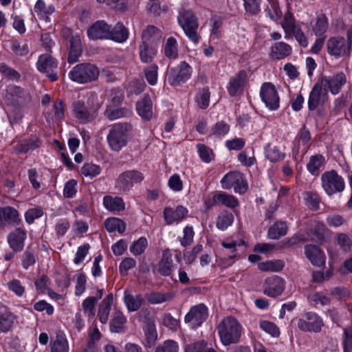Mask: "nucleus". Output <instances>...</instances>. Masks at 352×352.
Instances as JSON below:
<instances>
[{"label":"nucleus","instance_id":"nucleus-5","mask_svg":"<svg viewBox=\"0 0 352 352\" xmlns=\"http://www.w3.org/2000/svg\"><path fill=\"white\" fill-rule=\"evenodd\" d=\"M178 22L189 39L197 43L200 37L197 32L199 23L195 13L191 10L182 9L178 16Z\"/></svg>","mask_w":352,"mask_h":352},{"label":"nucleus","instance_id":"nucleus-6","mask_svg":"<svg viewBox=\"0 0 352 352\" xmlns=\"http://www.w3.org/2000/svg\"><path fill=\"white\" fill-rule=\"evenodd\" d=\"M322 187L329 195L340 192L344 189L343 178L334 170L327 171L321 175Z\"/></svg>","mask_w":352,"mask_h":352},{"label":"nucleus","instance_id":"nucleus-7","mask_svg":"<svg viewBox=\"0 0 352 352\" xmlns=\"http://www.w3.org/2000/svg\"><path fill=\"white\" fill-rule=\"evenodd\" d=\"M328 53L335 58H349L351 53V46L345 38L342 36L331 37L327 42Z\"/></svg>","mask_w":352,"mask_h":352},{"label":"nucleus","instance_id":"nucleus-40","mask_svg":"<svg viewBox=\"0 0 352 352\" xmlns=\"http://www.w3.org/2000/svg\"><path fill=\"white\" fill-rule=\"evenodd\" d=\"M164 217L165 219L173 218L174 220H181L188 217V210L182 206H177L175 211L170 208H165Z\"/></svg>","mask_w":352,"mask_h":352},{"label":"nucleus","instance_id":"nucleus-11","mask_svg":"<svg viewBox=\"0 0 352 352\" xmlns=\"http://www.w3.org/2000/svg\"><path fill=\"white\" fill-rule=\"evenodd\" d=\"M208 316V308L202 303L193 306L185 316L184 321L195 329L201 325Z\"/></svg>","mask_w":352,"mask_h":352},{"label":"nucleus","instance_id":"nucleus-20","mask_svg":"<svg viewBox=\"0 0 352 352\" xmlns=\"http://www.w3.org/2000/svg\"><path fill=\"white\" fill-rule=\"evenodd\" d=\"M37 68L41 72L47 74L51 81H55L58 77L54 70L57 68V63L50 54H43L38 58Z\"/></svg>","mask_w":352,"mask_h":352},{"label":"nucleus","instance_id":"nucleus-15","mask_svg":"<svg viewBox=\"0 0 352 352\" xmlns=\"http://www.w3.org/2000/svg\"><path fill=\"white\" fill-rule=\"evenodd\" d=\"M191 67L186 62H182L177 68L171 69L168 81L172 86H178L186 82L191 76Z\"/></svg>","mask_w":352,"mask_h":352},{"label":"nucleus","instance_id":"nucleus-45","mask_svg":"<svg viewBox=\"0 0 352 352\" xmlns=\"http://www.w3.org/2000/svg\"><path fill=\"white\" fill-rule=\"evenodd\" d=\"M51 352H68L69 344L65 336H57L56 339L50 342Z\"/></svg>","mask_w":352,"mask_h":352},{"label":"nucleus","instance_id":"nucleus-53","mask_svg":"<svg viewBox=\"0 0 352 352\" xmlns=\"http://www.w3.org/2000/svg\"><path fill=\"white\" fill-rule=\"evenodd\" d=\"M18 217L19 212L15 208L11 206L0 208V220H14Z\"/></svg>","mask_w":352,"mask_h":352},{"label":"nucleus","instance_id":"nucleus-19","mask_svg":"<svg viewBox=\"0 0 352 352\" xmlns=\"http://www.w3.org/2000/svg\"><path fill=\"white\" fill-rule=\"evenodd\" d=\"M74 117L81 124L93 121L97 116L95 111H90L82 101H76L72 104Z\"/></svg>","mask_w":352,"mask_h":352},{"label":"nucleus","instance_id":"nucleus-30","mask_svg":"<svg viewBox=\"0 0 352 352\" xmlns=\"http://www.w3.org/2000/svg\"><path fill=\"white\" fill-rule=\"evenodd\" d=\"M311 30L317 36H321L327 30L329 27V21L327 16L323 14L317 15L314 23H311Z\"/></svg>","mask_w":352,"mask_h":352},{"label":"nucleus","instance_id":"nucleus-31","mask_svg":"<svg viewBox=\"0 0 352 352\" xmlns=\"http://www.w3.org/2000/svg\"><path fill=\"white\" fill-rule=\"evenodd\" d=\"M292 53V47L284 42H278L271 47L270 56L274 59H282Z\"/></svg>","mask_w":352,"mask_h":352},{"label":"nucleus","instance_id":"nucleus-63","mask_svg":"<svg viewBox=\"0 0 352 352\" xmlns=\"http://www.w3.org/2000/svg\"><path fill=\"white\" fill-rule=\"evenodd\" d=\"M11 49L16 56H25L29 52V48L27 44L21 45L18 41H12Z\"/></svg>","mask_w":352,"mask_h":352},{"label":"nucleus","instance_id":"nucleus-60","mask_svg":"<svg viewBox=\"0 0 352 352\" xmlns=\"http://www.w3.org/2000/svg\"><path fill=\"white\" fill-rule=\"evenodd\" d=\"M104 226L109 232L117 231L118 233L122 234L126 230L124 221H104Z\"/></svg>","mask_w":352,"mask_h":352},{"label":"nucleus","instance_id":"nucleus-23","mask_svg":"<svg viewBox=\"0 0 352 352\" xmlns=\"http://www.w3.org/2000/svg\"><path fill=\"white\" fill-rule=\"evenodd\" d=\"M247 80V74L241 70L232 78L229 82L228 91L231 96L240 94L243 90Z\"/></svg>","mask_w":352,"mask_h":352},{"label":"nucleus","instance_id":"nucleus-14","mask_svg":"<svg viewBox=\"0 0 352 352\" xmlns=\"http://www.w3.org/2000/svg\"><path fill=\"white\" fill-rule=\"evenodd\" d=\"M346 82V78L343 72H340L330 77H321L318 81L326 92L329 90L333 94H338Z\"/></svg>","mask_w":352,"mask_h":352},{"label":"nucleus","instance_id":"nucleus-50","mask_svg":"<svg viewBox=\"0 0 352 352\" xmlns=\"http://www.w3.org/2000/svg\"><path fill=\"white\" fill-rule=\"evenodd\" d=\"M145 336L147 344L149 347L153 346L157 340V333L153 322H149L145 329Z\"/></svg>","mask_w":352,"mask_h":352},{"label":"nucleus","instance_id":"nucleus-56","mask_svg":"<svg viewBox=\"0 0 352 352\" xmlns=\"http://www.w3.org/2000/svg\"><path fill=\"white\" fill-rule=\"evenodd\" d=\"M33 307L35 311L38 312L45 311L48 316H52L54 312V307L44 300L34 302Z\"/></svg>","mask_w":352,"mask_h":352},{"label":"nucleus","instance_id":"nucleus-51","mask_svg":"<svg viewBox=\"0 0 352 352\" xmlns=\"http://www.w3.org/2000/svg\"><path fill=\"white\" fill-rule=\"evenodd\" d=\"M245 12L256 15L261 11V0H242Z\"/></svg>","mask_w":352,"mask_h":352},{"label":"nucleus","instance_id":"nucleus-57","mask_svg":"<svg viewBox=\"0 0 352 352\" xmlns=\"http://www.w3.org/2000/svg\"><path fill=\"white\" fill-rule=\"evenodd\" d=\"M230 130V126L223 121L218 122L212 129L211 135L216 137H222L226 135Z\"/></svg>","mask_w":352,"mask_h":352},{"label":"nucleus","instance_id":"nucleus-21","mask_svg":"<svg viewBox=\"0 0 352 352\" xmlns=\"http://www.w3.org/2000/svg\"><path fill=\"white\" fill-rule=\"evenodd\" d=\"M26 237L27 234L25 230L16 228L8 235L7 242L12 251L19 252L24 248Z\"/></svg>","mask_w":352,"mask_h":352},{"label":"nucleus","instance_id":"nucleus-3","mask_svg":"<svg viewBox=\"0 0 352 352\" xmlns=\"http://www.w3.org/2000/svg\"><path fill=\"white\" fill-rule=\"evenodd\" d=\"M281 26L284 30L285 38L294 37L301 47H307L309 43L308 37L302 31L300 25L296 23L293 14L289 10H287L285 14Z\"/></svg>","mask_w":352,"mask_h":352},{"label":"nucleus","instance_id":"nucleus-58","mask_svg":"<svg viewBox=\"0 0 352 352\" xmlns=\"http://www.w3.org/2000/svg\"><path fill=\"white\" fill-rule=\"evenodd\" d=\"M9 290L14 293L17 296L21 297L25 293V287L21 282L17 279H13L7 283Z\"/></svg>","mask_w":352,"mask_h":352},{"label":"nucleus","instance_id":"nucleus-49","mask_svg":"<svg viewBox=\"0 0 352 352\" xmlns=\"http://www.w3.org/2000/svg\"><path fill=\"white\" fill-rule=\"evenodd\" d=\"M148 246V241L145 237H140L138 240L133 241L130 246V252L134 256L142 254Z\"/></svg>","mask_w":352,"mask_h":352},{"label":"nucleus","instance_id":"nucleus-2","mask_svg":"<svg viewBox=\"0 0 352 352\" xmlns=\"http://www.w3.org/2000/svg\"><path fill=\"white\" fill-rule=\"evenodd\" d=\"M133 131L129 122H118L113 124L107 134V141L110 149L120 152L128 144L129 137Z\"/></svg>","mask_w":352,"mask_h":352},{"label":"nucleus","instance_id":"nucleus-9","mask_svg":"<svg viewBox=\"0 0 352 352\" xmlns=\"http://www.w3.org/2000/svg\"><path fill=\"white\" fill-rule=\"evenodd\" d=\"M324 326L322 318L316 313L309 311L298 319L297 327L305 332L318 333Z\"/></svg>","mask_w":352,"mask_h":352},{"label":"nucleus","instance_id":"nucleus-17","mask_svg":"<svg viewBox=\"0 0 352 352\" xmlns=\"http://www.w3.org/2000/svg\"><path fill=\"white\" fill-rule=\"evenodd\" d=\"M111 26L105 21L100 20L93 23L87 29V35L90 39H109L111 35Z\"/></svg>","mask_w":352,"mask_h":352},{"label":"nucleus","instance_id":"nucleus-26","mask_svg":"<svg viewBox=\"0 0 352 352\" xmlns=\"http://www.w3.org/2000/svg\"><path fill=\"white\" fill-rule=\"evenodd\" d=\"M157 271L161 275L165 276H170L173 272V261L168 250L163 252L162 258L157 265Z\"/></svg>","mask_w":352,"mask_h":352},{"label":"nucleus","instance_id":"nucleus-10","mask_svg":"<svg viewBox=\"0 0 352 352\" xmlns=\"http://www.w3.org/2000/svg\"><path fill=\"white\" fill-rule=\"evenodd\" d=\"M144 179L143 174L135 170H129L121 173L117 180L116 187L120 190L129 191L134 183H140Z\"/></svg>","mask_w":352,"mask_h":352},{"label":"nucleus","instance_id":"nucleus-62","mask_svg":"<svg viewBox=\"0 0 352 352\" xmlns=\"http://www.w3.org/2000/svg\"><path fill=\"white\" fill-rule=\"evenodd\" d=\"M96 302L97 298H94L92 296L88 297L83 300L82 303L83 311L86 312L89 316H94Z\"/></svg>","mask_w":352,"mask_h":352},{"label":"nucleus","instance_id":"nucleus-54","mask_svg":"<svg viewBox=\"0 0 352 352\" xmlns=\"http://www.w3.org/2000/svg\"><path fill=\"white\" fill-rule=\"evenodd\" d=\"M158 67L156 65H152L144 69V75L147 82L151 85H155L157 81Z\"/></svg>","mask_w":352,"mask_h":352},{"label":"nucleus","instance_id":"nucleus-43","mask_svg":"<svg viewBox=\"0 0 352 352\" xmlns=\"http://www.w3.org/2000/svg\"><path fill=\"white\" fill-rule=\"evenodd\" d=\"M126 322V319L122 312H115L113 318L110 322L111 331L113 333L122 332Z\"/></svg>","mask_w":352,"mask_h":352},{"label":"nucleus","instance_id":"nucleus-64","mask_svg":"<svg viewBox=\"0 0 352 352\" xmlns=\"http://www.w3.org/2000/svg\"><path fill=\"white\" fill-rule=\"evenodd\" d=\"M309 299L315 305L325 306L330 303V298L321 292H316L309 296Z\"/></svg>","mask_w":352,"mask_h":352},{"label":"nucleus","instance_id":"nucleus-12","mask_svg":"<svg viewBox=\"0 0 352 352\" xmlns=\"http://www.w3.org/2000/svg\"><path fill=\"white\" fill-rule=\"evenodd\" d=\"M18 316L0 300V333L6 334L15 327Z\"/></svg>","mask_w":352,"mask_h":352},{"label":"nucleus","instance_id":"nucleus-16","mask_svg":"<svg viewBox=\"0 0 352 352\" xmlns=\"http://www.w3.org/2000/svg\"><path fill=\"white\" fill-rule=\"evenodd\" d=\"M260 96L270 109L275 110L279 107V96L274 85L271 82H265L262 85Z\"/></svg>","mask_w":352,"mask_h":352},{"label":"nucleus","instance_id":"nucleus-8","mask_svg":"<svg viewBox=\"0 0 352 352\" xmlns=\"http://www.w3.org/2000/svg\"><path fill=\"white\" fill-rule=\"evenodd\" d=\"M327 235V230L324 225L321 222H318L315 226L314 230H311L308 234V238L303 239L299 236L295 235L291 238L285 239L280 243V248L292 247L304 240H311L318 242L322 241Z\"/></svg>","mask_w":352,"mask_h":352},{"label":"nucleus","instance_id":"nucleus-48","mask_svg":"<svg viewBox=\"0 0 352 352\" xmlns=\"http://www.w3.org/2000/svg\"><path fill=\"white\" fill-rule=\"evenodd\" d=\"M304 199L307 206L312 210L319 208L320 198L316 192L307 191L303 193Z\"/></svg>","mask_w":352,"mask_h":352},{"label":"nucleus","instance_id":"nucleus-59","mask_svg":"<svg viewBox=\"0 0 352 352\" xmlns=\"http://www.w3.org/2000/svg\"><path fill=\"white\" fill-rule=\"evenodd\" d=\"M203 246L201 244L196 245L192 250L187 251L184 253V259L186 264L190 265L194 262L197 254L202 251Z\"/></svg>","mask_w":352,"mask_h":352},{"label":"nucleus","instance_id":"nucleus-36","mask_svg":"<svg viewBox=\"0 0 352 352\" xmlns=\"http://www.w3.org/2000/svg\"><path fill=\"white\" fill-rule=\"evenodd\" d=\"M128 37V30L122 23H118L113 28L111 27V35L109 39L118 43H123Z\"/></svg>","mask_w":352,"mask_h":352},{"label":"nucleus","instance_id":"nucleus-61","mask_svg":"<svg viewBox=\"0 0 352 352\" xmlns=\"http://www.w3.org/2000/svg\"><path fill=\"white\" fill-rule=\"evenodd\" d=\"M89 248L90 246L88 243H85L78 248L74 258V263L76 265H78L83 261L89 252Z\"/></svg>","mask_w":352,"mask_h":352},{"label":"nucleus","instance_id":"nucleus-13","mask_svg":"<svg viewBox=\"0 0 352 352\" xmlns=\"http://www.w3.org/2000/svg\"><path fill=\"white\" fill-rule=\"evenodd\" d=\"M223 188H234L235 192L242 194L247 190V184L245 182L243 175L239 172H230L226 174L221 179Z\"/></svg>","mask_w":352,"mask_h":352},{"label":"nucleus","instance_id":"nucleus-29","mask_svg":"<svg viewBox=\"0 0 352 352\" xmlns=\"http://www.w3.org/2000/svg\"><path fill=\"white\" fill-rule=\"evenodd\" d=\"M124 302L129 311L138 310L143 302V298L140 294H133L128 291L124 293Z\"/></svg>","mask_w":352,"mask_h":352},{"label":"nucleus","instance_id":"nucleus-39","mask_svg":"<svg viewBox=\"0 0 352 352\" xmlns=\"http://www.w3.org/2000/svg\"><path fill=\"white\" fill-rule=\"evenodd\" d=\"M174 294L172 292H151L146 296L147 301L152 304H161L173 299Z\"/></svg>","mask_w":352,"mask_h":352},{"label":"nucleus","instance_id":"nucleus-37","mask_svg":"<svg viewBox=\"0 0 352 352\" xmlns=\"http://www.w3.org/2000/svg\"><path fill=\"white\" fill-rule=\"evenodd\" d=\"M34 12L41 19L47 21L49 16L54 12L52 5L47 6L43 0H38L34 6Z\"/></svg>","mask_w":352,"mask_h":352},{"label":"nucleus","instance_id":"nucleus-38","mask_svg":"<svg viewBox=\"0 0 352 352\" xmlns=\"http://www.w3.org/2000/svg\"><path fill=\"white\" fill-rule=\"evenodd\" d=\"M213 200L215 203H221L231 208H234L239 206V202L235 197L223 192L215 194L213 196Z\"/></svg>","mask_w":352,"mask_h":352},{"label":"nucleus","instance_id":"nucleus-18","mask_svg":"<svg viewBox=\"0 0 352 352\" xmlns=\"http://www.w3.org/2000/svg\"><path fill=\"white\" fill-rule=\"evenodd\" d=\"M263 287L264 294L275 298L283 292L285 283L280 277L276 276H271L265 280Z\"/></svg>","mask_w":352,"mask_h":352},{"label":"nucleus","instance_id":"nucleus-25","mask_svg":"<svg viewBox=\"0 0 352 352\" xmlns=\"http://www.w3.org/2000/svg\"><path fill=\"white\" fill-rule=\"evenodd\" d=\"M224 250H222V254L224 256L221 265L223 267L232 265L236 256V245L237 243L234 241H222L221 243Z\"/></svg>","mask_w":352,"mask_h":352},{"label":"nucleus","instance_id":"nucleus-24","mask_svg":"<svg viewBox=\"0 0 352 352\" xmlns=\"http://www.w3.org/2000/svg\"><path fill=\"white\" fill-rule=\"evenodd\" d=\"M305 254L314 265L320 267L325 263V255L316 245H307L305 247Z\"/></svg>","mask_w":352,"mask_h":352},{"label":"nucleus","instance_id":"nucleus-32","mask_svg":"<svg viewBox=\"0 0 352 352\" xmlns=\"http://www.w3.org/2000/svg\"><path fill=\"white\" fill-rule=\"evenodd\" d=\"M113 296L112 294H108L102 301L98 309L99 320L102 324H106L109 320L111 305L113 303Z\"/></svg>","mask_w":352,"mask_h":352},{"label":"nucleus","instance_id":"nucleus-52","mask_svg":"<svg viewBox=\"0 0 352 352\" xmlns=\"http://www.w3.org/2000/svg\"><path fill=\"white\" fill-rule=\"evenodd\" d=\"M178 350L179 345L177 342L173 340H167L159 344L155 352H178Z\"/></svg>","mask_w":352,"mask_h":352},{"label":"nucleus","instance_id":"nucleus-33","mask_svg":"<svg viewBox=\"0 0 352 352\" xmlns=\"http://www.w3.org/2000/svg\"><path fill=\"white\" fill-rule=\"evenodd\" d=\"M103 204L107 210L112 212L122 211L125 208L123 199L119 197H113L109 195L104 196Z\"/></svg>","mask_w":352,"mask_h":352},{"label":"nucleus","instance_id":"nucleus-41","mask_svg":"<svg viewBox=\"0 0 352 352\" xmlns=\"http://www.w3.org/2000/svg\"><path fill=\"white\" fill-rule=\"evenodd\" d=\"M287 226L285 221H275L268 230V235L270 239H277L287 234Z\"/></svg>","mask_w":352,"mask_h":352},{"label":"nucleus","instance_id":"nucleus-22","mask_svg":"<svg viewBox=\"0 0 352 352\" xmlns=\"http://www.w3.org/2000/svg\"><path fill=\"white\" fill-rule=\"evenodd\" d=\"M327 92L317 82L312 88L308 99V108L310 111L315 110L320 103H323L327 98Z\"/></svg>","mask_w":352,"mask_h":352},{"label":"nucleus","instance_id":"nucleus-27","mask_svg":"<svg viewBox=\"0 0 352 352\" xmlns=\"http://www.w3.org/2000/svg\"><path fill=\"white\" fill-rule=\"evenodd\" d=\"M136 109L142 118L150 120L153 117V102L148 94H145L143 98L137 102Z\"/></svg>","mask_w":352,"mask_h":352},{"label":"nucleus","instance_id":"nucleus-42","mask_svg":"<svg viewBox=\"0 0 352 352\" xmlns=\"http://www.w3.org/2000/svg\"><path fill=\"white\" fill-rule=\"evenodd\" d=\"M164 53L166 57L170 59H175L178 56V45L177 40L169 37L164 47Z\"/></svg>","mask_w":352,"mask_h":352},{"label":"nucleus","instance_id":"nucleus-4","mask_svg":"<svg viewBox=\"0 0 352 352\" xmlns=\"http://www.w3.org/2000/svg\"><path fill=\"white\" fill-rule=\"evenodd\" d=\"M100 70L89 63L77 64L69 73L70 79L80 84L88 83L98 79Z\"/></svg>","mask_w":352,"mask_h":352},{"label":"nucleus","instance_id":"nucleus-44","mask_svg":"<svg viewBox=\"0 0 352 352\" xmlns=\"http://www.w3.org/2000/svg\"><path fill=\"white\" fill-rule=\"evenodd\" d=\"M132 111L126 108L112 109L108 108L104 111V116L110 120H115L121 118L129 117Z\"/></svg>","mask_w":352,"mask_h":352},{"label":"nucleus","instance_id":"nucleus-47","mask_svg":"<svg viewBox=\"0 0 352 352\" xmlns=\"http://www.w3.org/2000/svg\"><path fill=\"white\" fill-rule=\"evenodd\" d=\"M265 156L272 162L282 160L285 157V153L275 145L268 144L265 148Z\"/></svg>","mask_w":352,"mask_h":352},{"label":"nucleus","instance_id":"nucleus-35","mask_svg":"<svg viewBox=\"0 0 352 352\" xmlns=\"http://www.w3.org/2000/svg\"><path fill=\"white\" fill-rule=\"evenodd\" d=\"M161 38V30L153 25H148L142 34V41L149 44L157 42Z\"/></svg>","mask_w":352,"mask_h":352},{"label":"nucleus","instance_id":"nucleus-55","mask_svg":"<svg viewBox=\"0 0 352 352\" xmlns=\"http://www.w3.org/2000/svg\"><path fill=\"white\" fill-rule=\"evenodd\" d=\"M260 328L273 337H278L280 331L277 326L273 322L267 320H262L259 324Z\"/></svg>","mask_w":352,"mask_h":352},{"label":"nucleus","instance_id":"nucleus-28","mask_svg":"<svg viewBox=\"0 0 352 352\" xmlns=\"http://www.w3.org/2000/svg\"><path fill=\"white\" fill-rule=\"evenodd\" d=\"M82 54L80 38L78 35L72 36L69 38V50L67 60L69 63H74Z\"/></svg>","mask_w":352,"mask_h":352},{"label":"nucleus","instance_id":"nucleus-34","mask_svg":"<svg viewBox=\"0 0 352 352\" xmlns=\"http://www.w3.org/2000/svg\"><path fill=\"white\" fill-rule=\"evenodd\" d=\"M140 58L143 63H151L156 54L155 50L147 42L143 41L139 47Z\"/></svg>","mask_w":352,"mask_h":352},{"label":"nucleus","instance_id":"nucleus-46","mask_svg":"<svg viewBox=\"0 0 352 352\" xmlns=\"http://www.w3.org/2000/svg\"><path fill=\"white\" fill-rule=\"evenodd\" d=\"M324 162V158L321 155H315L310 157L309 163L307 164V170L313 175H318L319 169Z\"/></svg>","mask_w":352,"mask_h":352},{"label":"nucleus","instance_id":"nucleus-1","mask_svg":"<svg viewBox=\"0 0 352 352\" xmlns=\"http://www.w3.org/2000/svg\"><path fill=\"white\" fill-rule=\"evenodd\" d=\"M217 328L220 341L223 346L236 344L240 341L243 327L234 317H226Z\"/></svg>","mask_w":352,"mask_h":352}]
</instances>
